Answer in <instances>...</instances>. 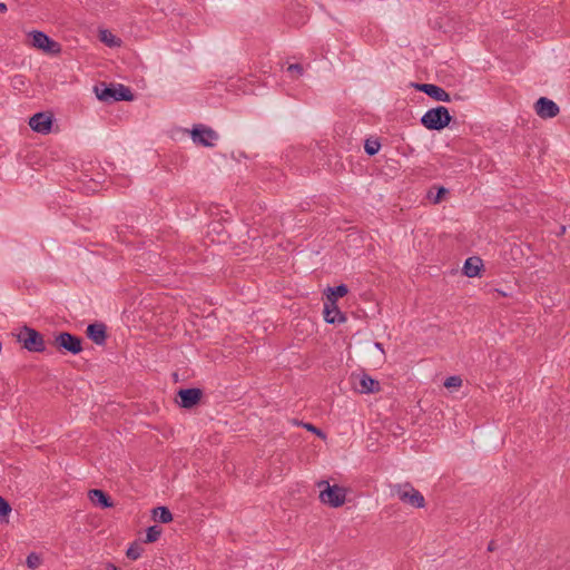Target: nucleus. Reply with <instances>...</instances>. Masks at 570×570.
<instances>
[{
  "instance_id": "f257e3e1",
  "label": "nucleus",
  "mask_w": 570,
  "mask_h": 570,
  "mask_svg": "<svg viewBox=\"0 0 570 570\" xmlns=\"http://www.w3.org/2000/svg\"><path fill=\"white\" fill-rule=\"evenodd\" d=\"M94 91L97 98L105 102L132 101L135 99L130 88L122 83L100 82L95 86Z\"/></svg>"
},
{
  "instance_id": "f03ea898",
  "label": "nucleus",
  "mask_w": 570,
  "mask_h": 570,
  "mask_svg": "<svg viewBox=\"0 0 570 570\" xmlns=\"http://www.w3.org/2000/svg\"><path fill=\"white\" fill-rule=\"evenodd\" d=\"M453 117L450 115L449 109L444 106H436L429 109L422 117L421 124L429 130L441 131L446 128Z\"/></svg>"
},
{
  "instance_id": "7ed1b4c3",
  "label": "nucleus",
  "mask_w": 570,
  "mask_h": 570,
  "mask_svg": "<svg viewBox=\"0 0 570 570\" xmlns=\"http://www.w3.org/2000/svg\"><path fill=\"white\" fill-rule=\"evenodd\" d=\"M16 336L17 341L21 343L22 347L32 353H41L46 350L45 340L41 333L24 325Z\"/></svg>"
},
{
  "instance_id": "20e7f679",
  "label": "nucleus",
  "mask_w": 570,
  "mask_h": 570,
  "mask_svg": "<svg viewBox=\"0 0 570 570\" xmlns=\"http://www.w3.org/2000/svg\"><path fill=\"white\" fill-rule=\"evenodd\" d=\"M317 487L324 489L320 492V500L332 508L342 507L346 500V490L337 484L331 485L328 481L322 480Z\"/></svg>"
},
{
  "instance_id": "39448f33",
  "label": "nucleus",
  "mask_w": 570,
  "mask_h": 570,
  "mask_svg": "<svg viewBox=\"0 0 570 570\" xmlns=\"http://www.w3.org/2000/svg\"><path fill=\"white\" fill-rule=\"evenodd\" d=\"M28 40L31 47L41 50L48 55H59L62 50L61 45L53 39H51L48 35L40 30H32L28 33Z\"/></svg>"
},
{
  "instance_id": "423d86ee",
  "label": "nucleus",
  "mask_w": 570,
  "mask_h": 570,
  "mask_svg": "<svg viewBox=\"0 0 570 570\" xmlns=\"http://www.w3.org/2000/svg\"><path fill=\"white\" fill-rule=\"evenodd\" d=\"M392 494L399 497V499L414 508H424L425 499L422 493L416 490L410 482L403 484H395L392 488Z\"/></svg>"
},
{
  "instance_id": "0eeeda50",
  "label": "nucleus",
  "mask_w": 570,
  "mask_h": 570,
  "mask_svg": "<svg viewBox=\"0 0 570 570\" xmlns=\"http://www.w3.org/2000/svg\"><path fill=\"white\" fill-rule=\"evenodd\" d=\"M53 344L59 351L68 352L73 355L82 351V338L69 332H61L56 335Z\"/></svg>"
},
{
  "instance_id": "6e6552de",
  "label": "nucleus",
  "mask_w": 570,
  "mask_h": 570,
  "mask_svg": "<svg viewBox=\"0 0 570 570\" xmlns=\"http://www.w3.org/2000/svg\"><path fill=\"white\" fill-rule=\"evenodd\" d=\"M191 139L204 147H213L214 141L218 139V134L204 125H195L191 129Z\"/></svg>"
},
{
  "instance_id": "1a4fd4ad",
  "label": "nucleus",
  "mask_w": 570,
  "mask_h": 570,
  "mask_svg": "<svg viewBox=\"0 0 570 570\" xmlns=\"http://www.w3.org/2000/svg\"><path fill=\"white\" fill-rule=\"evenodd\" d=\"M203 397V391L198 387L180 389L177 392L176 402L180 407L193 409Z\"/></svg>"
},
{
  "instance_id": "9d476101",
  "label": "nucleus",
  "mask_w": 570,
  "mask_h": 570,
  "mask_svg": "<svg viewBox=\"0 0 570 570\" xmlns=\"http://www.w3.org/2000/svg\"><path fill=\"white\" fill-rule=\"evenodd\" d=\"M53 124V115L51 112H37L29 118L30 128L39 134H49Z\"/></svg>"
},
{
  "instance_id": "9b49d317",
  "label": "nucleus",
  "mask_w": 570,
  "mask_h": 570,
  "mask_svg": "<svg viewBox=\"0 0 570 570\" xmlns=\"http://www.w3.org/2000/svg\"><path fill=\"white\" fill-rule=\"evenodd\" d=\"M413 87L421 92H424L430 98L436 101L450 102L451 96L444 88L434 83H413Z\"/></svg>"
},
{
  "instance_id": "f8f14e48",
  "label": "nucleus",
  "mask_w": 570,
  "mask_h": 570,
  "mask_svg": "<svg viewBox=\"0 0 570 570\" xmlns=\"http://www.w3.org/2000/svg\"><path fill=\"white\" fill-rule=\"evenodd\" d=\"M537 115L542 119L554 118L560 112L559 106L547 97H540L534 104Z\"/></svg>"
},
{
  "instance_id": "ddd939ff",
  "label": "nucleus",
  "mask_w": 570,
  "mask_h": 570,
  "mask_svg": "<svg viewBox=\"0 0 570 570\" xmlns=\"http://www.w3.org/2000/svg\"><path fill=\"white\" fill-rule=\"evenodd\" d=\"M86 334L97 345H105L107 341V326L101 322L89 324Z\"/></svg>"
},
{
  "instance_id": "4468645a",
  "label": "nucleus",
  "mask_w": 570,
  "mask_h": 570,
  "mask_svg": "<svg viewBox=\"0 0 570 570\" xmlns=\"http://www.w3.org/2000/svg\"><path fill=\"white\" fill-rule=\"evenodd\" d=\"M484 271V264L483 261L479 256H471L465 259L462 273L464 276L472 278V277H480L481 272Z\"/></svg>"
},
{
  "instance_id": "2eb2a0df",
  "label": "nucleus",
  "mask_w": 570,
  "mask_h": 570,
  "mask_svg": "<svg viewBox=\"0 0 570 570\" xmlns=\"http://www.w3.org/2000/svg\"><path fill=\"white\" fill-rule=\"evenodd\" d=\"M323 313L326 323L340 324L346 321L345 314L341 312L336 303L332 304V302H325Z\"/></svg>"
},
{
  "instance_id": "dca6fc26",
  "label": "nucleus",
  "mask_w": 570,
  "mask_h": 570,
  "mask_svg": "<svg viewBox=\"0 0 570 570\" xmlns=\"http://www.w3.org/2000/svg\"><path fill=\"white\" fill-rule=\"evenodd\" d=\"M88 498L92 504L100 507L101 509H108L115 505L110 495L100 489L89 490Z\"/></svg>"
},
{
  "instance_id": "f3484780",
  "label": "nucleus",
  "mask_w": 570,
  "mask_h": 570,
  "mask_svg": "<svg viewBox=\"0 0 570 570\" xmlns=\"http://www.w3.org/2000/svg\"><path fill=\"white\" fill-rule=\"evenodd\" d=\"M356 390L360 393L365 394L377 393L381 390V385L377 380L373 379L366 373H363L360 377L358 386L356 387Z\"/></svg>"
},
{
  "instance_id": "a211bd4d",
  "label": "nucleus",
  "mask_w": 570,
  "mask_h": 570,
  "mask_svg": "<svg viewBox=\"0 0 570 570\" xmlns=\"http://www.w3.org/2000/svg\"><path fill=\"white\" fill-rule=\"evenodd\" d=\"M348 293V288L345 284H341L335 287H328L326 298L328 302H332V304L336 303V301L343 296H345Z\"/></svg>"
},
{
  "instance_id": "6ab92c4d",
  "label": "nucleus",
  "mask_w": 570,
  "mask_h": 570,
  "mask_svg": "<svg viewBox=\"0 0 570 570\" xmlns=\"http://www.w3.org/2000/svg\"><path fill=\"white\" fill-rule=\"evenodd\" d=\"M449 194V189L443 187V186H433L429 191H428V199L433 203V204H440L444 196Z\"/></svg>"
},
{
  "instance_id": "aec40b11",
  "label": "nucleus",
  "mask_w": 570,
  "mask_h": 570,
  "mask_svg": "<svg viewBox=\"0 0 570 570\" xmlns=\"http://www.w3.org/2000/svg\"><path fill=\"white\" fill-rule=\"evenodd\" d=\"M153 518L161 523H168L173 521V513L167 507H157L153 509Z\"/></svg>"
},
{
  "instance_id": "412c9836",
  "label": "nucleus",
  "mask_w": 570,
  "mask_h": 570,
  "mask_svg": "<svg viewBox=\"0 0 570 570\" xmlns=\"http://www.w3.org/2000/svg\"><path fill=\"white\" fill-rule=\"evenodd\" d=\"M100 40L106 43L107 46L109 47H116V46H120V42L121 40L119 38H117L116 36H114L110 31L108 30H102L100 32Z\"/></svg>"
},
{
  "instance_id": "4be33fe9",
  "label": "nucleus",
  "mask_w": 570,
  "mask_h": 570,
  "mask_svg": "<svg viewBox=\"0 0 570 570\" xmlns=\"http://www.w3.org/2000/svg\"><path fill=\"white\" fill-rule=\"evenodd\" d=\"M161 534V529L158 525H151L146 531V543H153L156 542Z\"/></svg>"
},
{
  "instance_id": "5701e85b",
  "label": "nucleus",
  "mask_w": 570,
  "mask_h": 570,
  "mask_svg": "<svg viewBox=\"0 0 570 570\" xmlns=\"http://www.w3.org/2000/svg\"><path fill=\"white\" fill-rule=\"evenodd\" d=\"M42 563V558L37 552H30L27 556L26 564L29 569H37Z\"/></svg>"
},
{
  "instance_id": "b1692460",
  "label": "nucleus",
  "mask_w": 570,
  "mask_h": 570,
  "mask_svg": "<svg viewBox=\"0 0 570 570\" xmlns=\"http://www.w3.org/2000/svg\"><path fill=\"white\" fill-rule=\"evenodd\" d=\"M380 148H381V144L379 140H371V139L365 140L364 149L368 156H374L375 154H377Z\"/></svg>"
},
{
  "instance_id": "393cba45",
  "label": "nucleus",
  "mask_w": 570,
  "mask_h": 570,
  "mask_svg": "<svg viewBox=\"0 0 570 570\" xmlns=\"http://www.w3.org/2000/svg\"><path fill=\"white\" fill-rule=\"evenodd\" d=\"M144 549L140 544L138 543H132L128 549H127V552H126V556L131 559V560H137L138 558H140L141 553H142Z\"/></svg>"
},
{
  "instance_id": "a878e982",
  "label": "nucleus",
  "mask_w": 570,
  "mask_h": 570,
  "mask_svg": "<svg viewBox=\"0 0 570 570\" xmlns=\"http://www.w3.org/2000/svg\"><path fill=\"white\" fill-rule=\"evenodd\" d=\"M462 385V379L459 375H452L445 379L444 386L448 389L460 387Z\"/></svg>"
},
{
  "instance_id": "bb28decb",
  "label": "nucleus",
  "mask_w": 570,
  "mask_h": 570,
  "mask_svg": "<svg viewBox=\"0 0 570 570\" xmlns=\"http://www.w3.org/2000/svg\"><path fill=\"white\" fill-rule=\"evenodd\" d=\"M303 426L307 431H309V432L316 434L318 438L325 440L326 434L321 429H318L317 426L313 425L312 423H304Z\"/></svg>"
},
{
  "instance_id": "cd10ccee",
  "label": "nucleus",
  "mask_w": 570,
  "mask_h": 570,
  "mask_svg": "<svg viewBox=\"0 0 570 570\" xmlns=\"http://www.w3.org/2000/svg\"><path fill=\"white\" fill-rule=\"evenodd\" d=\"M12 511L10 503L2 498V523H8V515Z\"/></svg>"
},
{
  "instance_id": "c85d7f7f",
  "label": "nucleus",
  "mask_w": 570,
  "mask_h": 570,
  "mask_svg": "<svg viewBox=\"0 0 570 570\" xmlns=\"http://www.w3.org/2000/svg\"><path fill=\"white\" fill-rule=\"evenodd\" d=\"M11 83H12L13 88L18 89V90H21L26 85L23 76L13 77L11 79Z\"/></svg>"
},
{
  "instance_id": "c756f323",
  "label": "nucleus",
  "mask_w": 570,
  "mask_h": 570,
  "mask_svg": "<svg viewBox=\"0 0 570 570\" xmlns=\"http://www.w3.org/2000/svg\"><path fill=\"white\" fill-rule=\"evenodd\" d=\"M287 70H288L289 72H295V73L297 75V77H298V76H302V75H303V71H304L303 66H302L301 63H293V65H289V66H288V68H287Z\"/></svg>"
},
{
  "instance_id": "7c9ffc66",
  "label": "nucleus",
  "mask_w": 570,
  "mask_h": 570,
  "mask_svg": "<svg viewBox=\"0 0 570 570\" xmlns=\"http://www.w3.org/2000/svg\"><path fill=\"white\" fill-rule=\"evenodd\" d=\"M106 570H118V569H117V567H116L114 563L108 562V563L106 564Z\"/></svg>"
},
{
  "instance_id": "2f4dec72",
  "label": "nucleus",
  "mask_w": 570,
  "mask_h": 570,
  "mask_svg": "<svg viewBox=\"0 0 570 570\" xmlns=\"http://www.w3.org/2000/svg\"><path fill=\"white\" fill-rule=\"evenodd\" d=\"M493 292L498 293V294H499V295H501V296H508V294H507L505 292L500 291V289H498V288H494V289H493Z\"/></svg>"
},
{
  "instance_id": "473e14b6",
  "label": "nucleus",
  "mask_w": 570,
  "mask_h": 570,
  "mask_svg": "<svg viewBox=\"0 0 570 570\" xmlns=\"http://www.w3.org/2000/svg\"><path fill=\"white\" fill-rule=\"evenodd\" d=\"M488 550L489 551H493L494 550V541H490V543L488 546Z\"/></svg>"
},
{
  "instance_id": "72a5a7b5",
  "label": "nucleus",
  "mask_w": 570,
  "mask_h": 570,
  "mask_svg": "<svg viewBox=\"0 0 570 570\" xmlns=\"http://www.w3.org/2000/svg\"><path fill=\"white\" fill-rule=\"evenodd\" d=\"M216 227H220V224L219 223H216L212 226V230L213 232H217Z\"/></svg>"
},
{
  "instance_id": "f704fd0d",
  "label": "nucleus",
  "mask_w": 570,
  "mask_h": 570,
  "mask_svg": "<svg viewBox=\"0 0 570 570\" xmlns=\"http://www.w3.org/2000/svg\"><path fill=\"white\" fill-rule=\"evenodd\" d=\"M375 346H376L377 348H380L381 351L383 350V348H382V346H383V345H382V343H375Z\"/></svg>"
},
{
  "instance_id": "c9c22d12",
  "label": "nucleus",
  "mask_w": 570,
  "mask_h": 570,
  "mask_svg": "<svg viewBox=\"0 0 570 570\" xmlns=\"http://www.w3.org/2000/svg\"><path fill=\"white\" fill-rule=\"evenodd\" d=\"M7 11V6L2 2V13Z\"/></svg>"
},
{
  "instance_id": "e433bc0d",
  "label": "nucleus",
  "mask_w": 570,
  "mask_h": 570,
  "mask_svg": "<svg viewBox=\"0 0 570 570\" xmlns=\"http://www.w3.org/2000/svg\"><path fill=\"white\" fill-rule=\"evenodd\" d=\"M205 246H206V247H210V246H212V243L206 242V243H205Z\"/></svg>"
}]
</instances>
